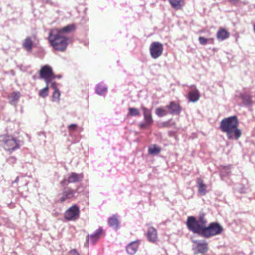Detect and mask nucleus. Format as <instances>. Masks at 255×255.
<instances>
[{"label":"nucleus","instance_id":"41","mask_svg":"<svg viewBox=\"0 0 255 255\" xmlns=\"http://www.w3.org/2000/svg\"><path fill=\"white\" fill-rule=\"evenodd\" d=\"M254 30L255 32V24L254 25Z\"/></svg>","mask_w":255,"mask_h":255},{"label":"nucleus","instance_id":"34","mask_svg":"<svg viewBox=\"0 0 255 255\" xmlns=\"http://www.w3.org/2000/svg\"><path fill=\"white\" fill-rule=\"evenodd\" d=\"M228 1L233 5H236L240 1V0H228Z\"/></svg>","mask_w":255,"mask_h":255},{"label":"nucleus","instance_id":"37","mask_svg":"<svg viewBox=\"0 0 255 255\" xmlns=\"http://www.w3.org/2000/svg\"><path fill=\"white\" fill-rule=\"evenodd\" d=\"M210 42V43L213 44L214 42V38H208V42Z\"/></svg>","mask_w":255,"mask_h":255},{"label":"nucleus","instance_id":"1","mask_svg":"<svg viewBox=\"0 0 255 255\" xmlns=\"http://www.w3.org/2000/svg\"><path fill=\"white\" fill-rule=\"evenodd\" d=\"M239 122L236 116L223 119L220 125L221 130L226 133L229 139L234 138L238 139L242 135V131L238 128Z\"/></svg>","mask_w":255,"mask_h":255},{"label":"nucleus","instance_id":"30","mask_svg":"<svg viewBox=\"0 0 255 255\" xmlns=\"http://www.w3.org/2000/svg\"><path fill=\"white\" fill-rule=\"evenodd\" d=\"M48 85L47 84L46 87L44 88L41 89L39 91V96L42 98H45L48 95Z\"/></svg>","mask_w":255,"mask_h":255},{"label":"nucleus","instance_id":"18","mask_svg":"<svg viewBox=\"0 0 255 255\" xmlns=\"http://www.w3.org/2000/svg\"><path fill=\"white\" fill-rule=\"evenodd\" d=\"M147 237L150 242L155 243L157 239L156 230L153 227L149 228L147 231Z\"/></svg>","mask_w":255,"mask_h":255},{"label":"nucleus","instance_id":"40","mask_svg":"<svg viewBox=\"0 0 255 255\" xmlns=\"http://www.w3.org/2000/svg\"><path fill=\"white\" fill-rule=\"evenodd\" d=\"M167 123H164V124H163V125H163V126H164V127H167Z\"/></svg>","mask_w":255,"mask_h":255},{"label":"nucleus","instance_id":"11","mask_svg":"<svg viewBox=\"0 0 255 255\" xmlns=\"http://www.w3.org/2000/svg\"><path fill=\"white\" fill-rule=\"evenodd\" d=\"M166 108L169 110V112L172 115H179L182 110L180 105L175 102L172 101L169 105L166 106Z\"/></svg>","mask_w":255,"mask_h":255},{"label":"nucleus","instance_id":"26","mask_svg":"<svg viewBox=\"0 0 255 255\" xmlns=\"http://www.w3.org/2000/svg\"><path fill=\"white\" fill-rule=\"evenodd\" d=\"M20 93L19 92H13L11 93L8 96V98L9 100V102L11 104L16 103L19 97H20Z\"/></svg>","mask_w":255,"mask_h":255},{"label":"nucleus","instance_id":"23","mask_svg":"<svg viewBox=\"0 0 255 255\" xmlns=\"http://www.w3.org/2000/svg\"><path fill=\"white\" fill-rule=\"evenodd\" d=\"M197 183L198 185V192L202 195H204L206 193V185L204 183L201 178L197 179Z\"/></svg>","mask_w":255,"mask_h":255},{"label":"nucleus","instance_id":"15","mask_svg":"<svg viewBox=\"0 0 255 255\" xmlns=\"http://www.w3.org/2000/svg\"><path fill=\"white\" fill-rule=\"evenodd\" d=\"M108 224L110 227L116 230H117L119 228L120 221L119 219V216L118 215H113L108 219Z\"/></svg>","mask_w":255,"mask_h":255},{"label":"nucleus","instance_id":"2","mask_svg":"<svg viewBox=\"0 0 255 255\" xmlns=\"http://www.w3.org/2000/svg\"><path fill=\"white\" fill-rule=\"evenodd\" d=\"M207 222L204 215H202L198 219L194 216L188 217L186 224L190 231L202 236L203 231L206 226Z\"/></svg>","mask_w":255,"mask_h":255},{"label":"nucleus","instance_id":"39","mask_svg":"<svg viewBox=\"0 0 255 255\" xmlns=\"http://www.w3.org/2000/svg\"><path fill=\"white\" fill-rule=\"evenodd\" d=\"M248 2L247 1H244V2H243L242 3L244 4V5H246L248 4Z\"/></svg>","mask_w":255,"mask_h":255},{"label":"nucleus","instance_id":"3","mask_svg":"<svg viewBox=\"0 0 255 255\" xmlns=\"http://www.w3.org/2000/svg\"><path fill=\"white\" fill-rule=\"evenodd\" d=\"M48 40L52 47L57 51H65L68 45L67 37L53 30L49 33Z\"/></svg>","mask_w":255,"mask_h":255},{"label":"nucleus","instance_id":"38","mask_svg":"<svg viewBox=\"0 0 255 255\" xmlns=\"http://www.w3.org/2000/svg\"><path fill=\"white\" fill-rule=\"evenodd\" d=\"M65 180H64L61 181L60 184H64L65 183Z\"/></svg>","mask_w":255,"mask_h":255},{"label":"nucleus","instance_id":"27","mask_svg":"<svg viewBox=\"0 0 255 255\" xmlns=\"http://www.w3.org/2000/svg\"><path fill=\"white\" fill-rule=\"evenodd\" d=\"M148 153L151 154H156L161 151V148L155 144L152 145L148 148Z\"/></svg>","mask_w":255,"mask_h":255},{"label":"nucleus","instance_id":"13","mask_svg":"<svg viewBox=\"0 0 255 255\" xmlns=\"http://www.w3.org/2000/svg\"><path fill=\"white\" fill-rule=\"evenodd\" d=\"M193 243L196 244L195 250L197 251V253L204 254L208 251V244L205 241L200 242L197 241H194Z\"/></svg>","mask_w":255,"mask_h":255},{"label":"nucleus","instance_id":"31","mask_svg":"<svg viewBox=\"0 0 255 255\" xmlns=\"http://www.w3.org/2000/svg\"><path fill=\"white\" fill-rule=\"evenodd\" d=\"M128 111L129 114L131 116H138L140 115L139 110L135 108H129Z\"/></svg>","mask_w":255,"mask_h":255},{"label":"nucleus","instance_id":"10","mask_svg":"<svg viewBox=\"0 0 255 255\" xmlns=\"http://www.w3.org/2000/svg\"><path fill=\"white\" fill-rule=\"evenodd\" d=\"M4 148L8 151H13L19 148L16 140L9 136H4L3 137Z\"/></svg>","mask_w":255,"mask_h":255},{"label":"nucleus","instance_id":"25","mask_svg":"<svg viewBox=\"0 0 255 255\" xmlns=\"http://www.w3.org/2000/svg\"><path fill=\"white\" fill-rule=\"evenodd\" d=\"M241 98L243 100V104L246 106H250L253 104L252 97L248 94H244L241 95Z\"/></svg>","mask_w":255,"mask_h":255},{"label":"nucleus","instance_id":"24","mask_svg":"<svg viewBox=\"0 0 255 255\" xmlns=\"http://www.w3.org/2000/svg\"><path fill=\"white\" fill-rule=\"evenodd\" d=\"M33 42L30 37H27L23 41L22 45L23 48L28 51L31 50L32 48Z\"/></svg>","mask_w":255,"mask_h":255},{"label":"nucleus","instance_id":"6","mask_svg":"<svg viewBox=\"0 0 255 255\" xmlns=\"http://www.w3.org/2000/svg\"><path fill=\"white\" fill-rule=\"evenodd\" d=\"M78 195L79 193L77 189L75 190L70 187H65L59 195L60 197L58 202L62 203L67 200L76 199L78 197Z\"/></svg>","mask_w":255,"mask_h":255},{"label":"nucleus","instance_id":"33","mask_svg":"<svg viewBox=\"0 0 255 255\" xmlns=\"http://www.w3.org/2000/svg\"><path fill=\"white\" fill-rule=\"evenodd\" d=\"M16 158L14 157H13V156H11V157H9L7 160V161L9 164H14L16 162Z\"/></svg>","mask_w":255,"mask_h":255},{"label":"nucleus","instance_id":"32","mask_svg":"<svg viewBox=\"0 0 255 255\" xmlns=\"http://www.w3.org/2000/svg\"><path fill=\"white\" fill-rule=\"evenodd\" d=\"M198 40L201 45H206L208 42V39L203 36H200Z\"/></svg>","mask_w":255,"mask_h":255},{"label":"nucleus","instance_id":"35","mask_svg":"<svg viewBox=\"0 0 255 255\" xmlns=\"http://www.w3.org/2000/svg\"><path fill=\"white\" fill-rule=\"evenodd\" d=\"M69 255H80L76 249H73L69 252Z\"/></svg>","mask_w":255,"mask_h":255},{"label":"nucleus","instance_id":"17","mask_svg":"<svg viewBox=\"0 0 255 255\" xmlns=\"http://www.w3.org/2000/svg\"><path fill=\"white\" fill-rule=\"evenodd\" d=\"M75 29V26L74 24H69L64 26L60 29H54L53 31L59 33L60 34L63 35L64 33H68Z\"/></svg>","mask_w":255,"mask_h":255},{"label":"nucleus","instance_id":"20","mask_svg":"<svg viewBox=\"0 0 255 255\" xmlns=\"http://www.w3.org/2000/svg\"><path fill=\"white\" fill-rule=\"evenodd\" d=\"M171 6L176 10L182 9L185 4L184 0H168Z\"/></svg>","mask_w":255,"mask_h":255},{"label":"nucleus","instance_id":"21","mask_svg":"<svg viewBox=\"0 0 255 255\" xmlns=\"http://www.w3.org/2000/svg\"><path fill=\"white\" fill-rule=\"evenodd\" d=\"M50 87L54 90L52 95V101L53 102L59 101L60 96V92L57 89L55 82H52Z\"/></svg>","mask_w":255,"mask_h":255},{"label":"nucleus","instance_id":"9","mask_svg":"<svg viewBox=\"0 0 255 255\" xmlns=\"http://www.w3.org/2000/svg\"><path fill=\"white\" fill-rule=\"evenodd\" d=\"M144 116V122L140 123L139 126L141 129L148 128L153 124V120L152 118L151 112L145 107H142Z\"/></svg>","mask_w":255,"mask_h":255},{"label":"nucleus","instance_id":"8","mask_svg":"<svg viewBox=\"0 0 255 255\" xmlns=\"http://www.w3.org/2000/svg\"><path fill=\"white\" fill-rule=\"evenodd\" d=\"M163 51V46L159 42H152L149 47L150 55L153 59H157L160 57Z\"/></svg>","mask_w":255,"mask_h":255},{"label":"nucleus","instance_id":"12","mask_svg":"<svg viewBox=\"0 0 255 255\" xmlns=\"http://www.w3.org/2000/svg\"><path fill=\"white\" fill-rule=\"evenodd\" d=\"M104 230L102 228H99L97 230L95 233L91 235H88L86 237L87 242H88L90 239L93 244H94L97 240L102 236L104 235Z\"/></svg>","mask_w":255,"mask_h":255},{"label":"nucleus","instance_id":"7","mask_svg":"<svg viewBox=\"0 0 255 255\" xmlns=\"http://www.w3.org/2000/svg\"><path fill=\"white\" fill-rule=\"evenodd\" d=\"M80 208L76 205L69 208L64 213V217L67 221H76L80 217Z\"/></svg>","mask_w":255,"mask_h":255},{"label":"nucleus","instance_id":"22","mask_svg":"<svg viewBox=\"0 0 255 255\" xmlns=\"http://www.w3.org/2000/svg\"><path fill=\"white\" fill-rule=\"evenodd\" d=\"M200 98V93L197 90L190 91L188 93V98L190 102H195Z\"/></svg>","mask_w":255,"mask_h":255},{"label":"nucleus","instance_id":"29","mask_svg":"<svg viewBox=\"0 0 255 255\" xmlns=\"http://www.w3.org/2000/svg\"><path fill=\"white\" fill-rule=\"evenodd\" d=\"M155 114L159 117H163L167 114V112L162 107H159L156 109Z\"/></svg>","mask_w":255,"mask_h":255},{"label":"nucleus","instance_id":"14","mask_svg":"<svg viewBox=\"0 0 255 255\" xmlns=\"http://www.w3.org/2000/svg\"><path fill=\"white\" fill-rule=\"evenodd\" d=\"M230 32L226 29L220 27L216 34L217 38L219 40L223 41L229 37Z\"/></svg>","mask_w":255,"mask_h":255},{"label":"nucleus","instance_id":"28","mask_svg":"<svg viewBox=\"0 0 255 255\" xmlns=\"http://www.w3.org/2000/svg\"><path fill=\"white\" fill-rule=\"evenodd\" d=\"M107 91V88L104 85L98 84L97 86L96 92L98 95H102L105 94Z\"/></svg>","mask_w":255,"mask_h":255},{"label":"nucleus","instance_id":"4","mask_svg":"<svg viewBox=\"0 0 255 255\" xmlns=\"http://www.w3.org/2000/svg\"><path fill=\"white\" fill-rule=\"evenodd\" d=\"M223 231V228L219 223L212 222L208 227L205 226V229L203 231L202 237L205 238H209L221 234Z\"/></svg>","mask_w":255,"mask_h":255},{"label":"nucleus","instance_id":"19","mask_svg":"<svg viewBox=\"0 0 255 255\" xmlns=\"http://www.w3.org/2000/svg\"><path fill=\"white\" fill-rule=\"evenodd\" d=\"M139 246L138 242H132L130 244H128L127 247V253L130 255H134L136 251H137L138 248Z\"/></svg>","mask_w":255,"mask_h":255},{"label":"nucleus","instance_id":"16","mask_svg":"<svg viewBox=\"0 0 255 255\" xmlns=\"http://www.w3.org/2000/svg\"><path fill=\"white\" fill-rule=\"evenodd\" d=\"M83 178V174H78L73 172L70 174L68 179L67 182L69 183H73L81 181Z\"/></svg>","mask_w":255,"mask_h":255},{"label":"nucleus","instance_id":"36","mask_svg":"<svg viewBox=\"0 0 255 255\" xmlns=\"http://www.w3.org/2000/svg\"><path fill=\"white\" fill-rule=\"evenodd\" d=\"M77 125L75 124H71L69 126V129L70 130H74L76 128Z\"/></svg>","mask_w":255,"mask_h":255},{"label":"nucleus","instance_id":"5","mask_svg":"<svg viewBox=\"0 0 255 255\" xmlns=\"http://www.w3.org/2000/svg\"><path fill=\"white\" fill-rule=\"evenodd\" d=\"M39 77L41 79L44 80L46 84H51L52 81L56 78L52 68L46 65L42 66L39 72Z\"/></svg>","mask_w":255,"mask_h":255}]
</instances>
